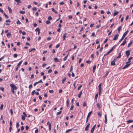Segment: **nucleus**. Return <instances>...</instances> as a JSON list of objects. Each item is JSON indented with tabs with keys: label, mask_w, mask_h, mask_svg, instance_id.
<instances>
[{
	"label": "nucleus",
	"mask_w": 133,
	"mask_h": 133,
	"mask_svg": "<svg viewBox=\"0 0 133 133\" xmlns=\"http://www.w3.org/2000/svg\"><path fill=\"white\" fill-rule=\"evenodd\" d=\"M130 62H131V61H128V62H127L126 63V65H125V66H124L123 68L122 69H124L126 68H127L130 65V64H131V63H130Z\"/></svg>",
	"instance_id": "f03ea898"
},
{
	"label": "nucleus",
	"mask_w": 133,
	"mask_h": 133,
	"mask_svg": "<svg viewBox=\"0 0 133 133\" xmlns=\"http://www.w3.org/2000/svg\"><path fill=\"white\" fill-rule=\"evenodd\" d=\"M48 19L49 20H51L52 19V18L51 16H50L48 17Z\"/></svg>",
	"instance_id": "4c0bfd02"
},
{
	"label": "nucleus",
	"mask_w": 133,
	"mask_h": 133,
	"mask_svg": "<svg viewBox=\"0 0 133 133\" xmlns=\"http://www.w3.org/2000/svg\"><path fill=\"white\" fill-rule=\"evenodd\" d=\"M115 65V61L114 60L111 61V65Z\"/></svg>",
	"instance_id": "dca6fc26"
},
{
	"label": "nucleus",
	"mask_w": 133,
	"mask_h": 133,
	"mask_svg": "<svg viewBox=\"0 0 133 133\" xmlns=\"http://www.w3.org/2000/svg\"><path fill=\"white\" fill-rule=\"evenodd\" d=\"M119 36L118 34H117L116 35H115L114 37L113 38L114 40H116L118 38V36Z\"/></svg>",
	"instance_id": "423d86ee"
},
{
	"label": "nucleus",
	"mask_w": 133,
	"mask_h": 133,
	"mask_svg": "<svg viewBox=\"0 0 133 133\" xmlns=\"http://www.w3.org/2000/svg\"><path fill=\"white\" fill-rule=\"evenodd\" d=\"M90 125V124L89 123L88 124L87 126H86L85 130V131H87L88 130V128Z\"/></svg>",
	"instance_id": "9d476101"
},
{
	"label": "nucleus",
	"mask_w": 133,
	"mask_h": 133,
	"mask_svg": "<svg viewBox=\"0 0 133 133\" xmlns=\"http://www.w3.org/2000/svg\"><path fill=\"white\" fill-rule=\"evenodd\" d=\"M8 8L9 10V13L10 14H12V11L11 9V8H10L9 6H8Z\"/></svg>",
	"instance_id": "f8f14e48"
},
{
	"label": "nucleus",
	"mask_w": 133,
	"mask_h": 133,
	"mask_svg": "<svg viewBox=\"0 0 133 133\" xmlns=\"http://www.w3.org/2000/svg\"><path fill=\"white\" fill-rule=\"evenodd\" d=\"M126 41L125 39H124V41L123 42V43L121 44V46L124 45L126 43Z\"/></svg>",
	"instance_id": "9b49d317"
},
{
	"label": "nucleus",
	"mask_w": 133,
	"mask_h": 133,
	"mask_svg": "<svg viewBox=\"0 0 133 133\" xmlns=\"http://www.w3.org/2000/svg\"><path fill=\"white\" fill-rule=\"evenodd\" d=\"M82 90H81L80 92L79 93L78 95V97H79V98H80L81 97V95L82 94Z\"/></svg>",
	"instance_id": "a211bd4d"
},
{
	"label": "nucleus",
	"mask_w": 133,
	"mask_h": 133,
	"mask_svg": "<svg viewBox=\"0 0 133 133\" xmlns=\"http://www.w3.org/2000/svg\"><path fill=\"white\" fill-rule=\"evenodd\" d=\"M72 16L71 15H70L69 16V19H71L72 18Z\"/></svg>",
	"instance_id": "0e129e2a"
},
{
	"label": "nucleus",
	"mask_w": 133,
	"mask_h": 133,
	"mask_svg": "<svg viewBox=\"0 0 133 133\" xmlns=\"http://www.w3.org/2000/svg\"><path fill=\"white\" fill-rule=\"evenodd\" d=\"M19 126V123L18 122H17L16 123V127L17 128Z\"/></svg>",
	"instance_id": "49530a36"
},
{
	"label": "nucleus",
	"mask_w": 133,
	"mask_h": 133,
	"mask_svg": "<svg viewBox=\"0 0 133 133\" xmlns=\"http://www.w3.org/2000/svg\"><path fill=\"white\" fill-rule=\"evenodd\" d=\"M7 37L9 38L11 36V34L10 33H9L7 34Z\"/></svg>",
	"instance_id": "5701e85b"
},
{
	"label": "nucleus",
	"mask_w": 133,
	"mask_h": 133,
	"mask_svg": "<svg viewBox=\"0 0 133 133\" xmlns=\"http://www.w3.org/2000/svg\"><path fill=\"white\" fill-rule=\"evenodd\" d=\"M36 50V49L35 48H33L31 49H30L29 50V52H30L32 51L33 50Z\"/></svg>",
	"instance_id": "393cba45"
},
{
	"label": "nucleus",
	"mask_w": 133,
	"mask_h": 133,
	"mask_svg": "<svg viewBox=\"0 0 133 133\" xmlns=\"http://www.w3.org/2000/svg\"><path fill=\"white\" fill-rule=\"evenodd\" d=\"M74 107V106L73 105V104H72L71 107V108H70V110H73Z\"/></svg>",
	"instance_id": "473e14b6"
},
{
	"label": "nucleus",
	"mask_w": 133,
	"mask_h": 133,
	"mask_svg": "<svg viewBox=\"0 0 133 133\" xmlns=\"http://www.w3.org/2000/svg\"><path fill=\"white\" fill-rule=\"evenodd\" d=\"M25 128H26V130H28L29 129V127L28 126H26V127H25Z\"/></svg>",
	"instance_id": "338daca9"
},
{
	"label": "nucleus",
	"mask_w": 133,
	"mask_h": 133,
	"mask_svg": "<svg viewBox=\"0 0 133 133\" xmlns=\"http://www.w3.org/2000/svg\"><path fill=\"white\" fill-rule=\"evenodd\" d=\"M67 33H65L63 36V37H64L65 38L67 37Z\"/></svg>",
	"instance_id": "3c124183"
},
{
	"label": "nucleus",
	"mask_w": 133,
	"mask_h": 133,
	"mask_svg": "<svg viewBox=\"0 0 133 133\" xmlns=\"http://www.w3.org/2000/svg\"><path fill=\"white\" fill-rule=\"evenodd\" d=\"M121 51L118 54V56L117 57V58H119L121 57Z\"/></svg>",
	"instance_id": "412c9836"
},
{
	"label": "nucleus",
	"mask_w": 133,
	"mask_h": 133,
	"mask_svg": "<svg viewBox=\"0 0 133 133\" xmlns=\"http://www.w3.org/2000/svg\"><path fill=\"white\" fill-rule=\"evenodd\" d=\"M47 124L48 125H49V131H50L51 130V124L49 122H48L47 123Z\"/></svg>",
	"instance_id": "0eeeda50"
},
{
	"label": "nucleus",
	"mask_w": 133,
	"mask_h": 133,
	"mask_svg": "<svg viewBox=\"0 0 133 133\" xmlns=\"http://www.w3.org/2000/svg\"><path fill=\"white\" fill-rule=\"evenodd\" d=\"M133 122V120H129L127 121V122L128 123H131Z\"/></svg>",
	"instance_id": "a878e982"
},
{
	"label": "nucleus",
	"mask_w": 133,
	"mask_h": 133,
	"mask_svg": "<svg viewBox=\"0 0 133 133\" xmlns=\"http://www.w3.org/2000/svg\"><path fill=\"white\" fill-rule=\"evenodd\" d=\"M22 62V61L21 60V61L17 65V67L16 68V71L18 69V68L19 66L21 65V64Z\"/></svg>",
	"instance_id": "39448f33"
},
{
	"label": "nucleus",
	"mask_w": 133,
	"mask_h": 133,
	"mask_svg": "<svg viewBox=\"0 0 133 133\" xmlns=\"http://www.w3.org/2000/svg\"><path fill=\"white\" fill-rule=\"evenodd\" d=\"M9 124H10V127H11L12 124V122L11 121H10Z\"/></svg>",
	"instance_id": "5fc2aeb1"
},
{
	"label": "nucleus",
	"mask_w": 133,
	"mask_h": 133,
	"mask_svg": "<svg viewBox=\"0 0 133 133\" xmlns=\"http://www.w3.org/2000/svg\"><path fill=\"white\" fill-rule=\"evenodd\" d=\"M16 23H17V24H19V25H20L21 24V22H20L19 20H18L17 21V22Z\"/></svg>",
	"instance_id": "2f4dec72"
},
{
	"label": "nucleus",
	"mask_w": 133,
	"mask_h": 133,
	"mask_svg": "<svg viewBox=\"0 0 133 133\" xmlns=\"http://www.w3.org/2000/svg\"><path fill=\"white\" fill-rule=\"evenodd\" d=\"M4 15V16H5V17L6 18H9V17L8 16L6 15V14H5V13H4L3 14Z\"/></svg>",
	"instance_id": "72a5a7b5"
},
{
	"label": "nucleus",
	"mask_w": 133,
	"mask_h": 133,
	"mask_svg": "<svg viewBox=\"0 0 133 133\" xmlns=\"http://www.w3.org/2000/svg\"><path fill=\"white\" fill-rule=\"evenodd\" d=\"M15 1L18 3H21V2L20 0H15Z\"/></svg>",
	"instance_id": "f704fd0d"
},
{
	"label": "nucleus",
	"mask_w": 133,
	"mask_h": 133,
	"mask_svg": "<svg viewBox=\"0 0 133 133\" xmlns=\"http://www.w3.org/2000/svg\"><path fill=\"white\" fill-rule=\"evenodd\" d=\"M22 119L23 120H24L25 119V116H23V115H22Z\"/></svg>",
	"instance_id": "a19ab883"
},
{
	"label": "nucleus",
	"mask_w": 133,
	"mask_h": 133,
	"mask_svg": "<svg viewBox=\"0 0 133 133\" xmlns=\"http://www.w3.org/2000/svg\"><path fill=\"white\" fill-rule=\"evenodd\" d=\"M96 126V124L95 125H94L93 126L92 128L91 129V131H92L93 132H94Z\"/></svg>",
	"instance_id": "2eb2a0df"
},
{
	"label": "nucleus",
	"mask_w": 133,
	"mask_h": 133,
	"mask_svg": "<svg viewBox=\"0 0 133 133\" xmlns=\"http://www.w3.org/2000/svg\"><path fill=\"white\" fill-rule=\"evenodd\" d=\"M105 124H107V115L106 114L105 115Z\"/></svg>",
	"instance_id": "4468645a"
},
{
	"label": "nucleus",
	"mask_w": 133,
	"mask_h": 133,
	"mask_svg": "<svg viewBox=\"0 0 133 133\" xmlns=\"http://www.w3.org/2000/svg\"><path fill=\"white\" fill-rule=\"evenodd\" d=\"M83 105L84 107H85L87 106V104L85 102H84L83 103Z\"/></svg>",
	"instance_id": "cd10ccee"
},
{
	"label": "nucleus",
	"mask_w": 133,
	"mask_h": 133,
	"mask_svg": "<svg viewBox=\"0 0 133 133\" xmlns=\"http://www.w3.org/2000/svg\"><path fill=\"white\" fill-rule=\"evenodd\" d=\"M72 129H68V130H67V131H66V133H68V132H69L72 131Z\"/></svg>",
	"instance_id": "a18cd8bd"
},
{
	"label": "nucleus",
	"mask_w": 133,
	"mask_h": 133,
	"mask_svg": "<svg viewBox=\"0 0 133 133\" xmlns=\"http://www.w3.org/2000/svg\"><path fill=\"white\" fill-rule=\"evenodd\" d=\"M32 87V84H30L29 85V89H30Z\"/></svg>",
	"instance_id": "774afa93"
},
{
	"label": "nucleus",
	"mask_w": 133,
	"mask_h": 133,
	"mask_svg": "<svg viewBox=\"0 0 133 133\" xmlns=\"http://www.w3.org/2000/svg\"><path fill=\"white\" fill-rule=\"evenodd\" d=\"M133 58L132 57H130L129 58H128V60L129 61H130V60L132 59Z\"/></svg>",
	"instance_id": "bf43d9fd"
},
{
	"label": "nucleus",
	"mask_w": 133,
	"mask_h": 133,
	"mask_svg": "<svg viewBox=\"0 0 133 133\" xmlns=\"http://www.w3.org/2000/svg\"><path fill=\"white\" fill-rule=\"evenodd\" d=\"M101 90H99L98 94L99 95H100V94L101 92Z\"/></svg>",
	"instance_id": "e2e57ef3"
},
{
	"label": "nucleus",
	"mask_w": 133,
	"mask_h": 133,
	"mask_svg": "<svg viewBox=\"0 0 133 133\" xmlns=\"http://www.w3.org/2000/svg\"><path fill=\"white\" fill-rule=\"evenodd\" d=\"M51 9H52V11L54 12L55 14H57V13H58L55 10L54 8H52Z\"/></svg>",
	"instance_id": "6ab92c4d"
},
{
	"label": "nucleus",
	"mask_w": 133,
	"mask_h": 133,
	"mask_svg": "<svg viewBox=\"0 0 133 133\" xmlns=\"http://www.w3.org/2000/svg\"><path fill=\"white\" fill-rule=\"evenodd\" d=\"M36 93V92L35 91V90H34L33 91H32L31 92V95H34Z\"/></svg>",
	"instance_id": "37998d69"
},
{
	"label": "nucleus",
	"mask_w": 133,
	"mask_h": 133,
	"mask_svg": "<svg viewBox=\"0 0 133 133\" xmlns=\"http://www.w3.org/2000/svg\"><path fill=\"white\" fill-rule=\"evenodd\" d=\"M119 13V12L118 11H117L116 12H114V16H115L116 15L118 14Z\"/></svg>",
	"instance_id": "c85d7f7f"
},
{
	"label": "nucleus",
	"mask_w": 133,
	"mask_h": 133,
	"mask_svg": "<svg viewBox=\"0 0 133 133\" xmlns=\"http://www.w3.org/2000/svg\"><path fill=\"white\" fill-rule=\"evenodd\" d=\"M24 129V127L23 126H22L21 128V130L23 131Z\"/></svg>",
	"instance_id": "052dcab7"
},
{
	"label": "nucleus",
	"mask_w": 133,
	"mask_h": 133,
	"mask_svg": "<svg viewBox=\"0 0 133 133\" xmlns=\"http://www.w3.org/2000/svg\"><path fill=\"white\" fill-rule=\"evenodd\" d=\"M132 41H131L130 42V43H129L128 44V46H127V47L128 48H129V47L132 44Z\"/></svg>",
	"instance_id": "4be33fe9"
},
{
	"label": "nucleus",
	"mask_w": 133,
	"mask_h": 133,
	"mask_svg": "<svg viewBox=\"0 0 133 133\" xmlns=\"http://www.w3.org/2000/svg\"><path fill=\"white\" fill-rule=\"evenodd\" d=\"M17 56V54H15L14 55V58H16Z\"/></svg>",
	"instance_id": "de8ad7c7"
},
{
	"label": "nucleus",
	"mask_w": 133,
	"mask_h": 133,
	"mask_svg": "<svg viewBox=\"0 0 133 133\" xmlns=\"http://www.w3.org/2000/svg\"><path fill=\"white\" fill-rule=\"evenodd\" d=\"M97 107L98 108H99V109H100L101 107H100V105L98 103V104H97Z\"/></svg>",
	"instance_id": "8fccbe9b"
},
{
	"label": "nucleus",
	"mask_w": 133,
	"mask_h": 133,
	"mask_svg": "<svg viewBox=\"0 0 133 133\" xmlns=\"http://www.w3.org/2000/svg\"><path fill=\"white\" fill-rule=\"evenodd\" d=\"M19 13L21 14H24L25 13V11H19Z\"/></svg>",
	"instance_id": "58836bf2"
},
{
	"label": "nucleus",
	"mask_w": 133,
	"mask_h": 133,
	"mask_svg": "<svg viewBox=\"0 0 133 133\" xmlns=\"http://www.w3.org/2000/svg\"><path fill=\"white\" fill-rule=\"evenodd\" d=\"M125 54L127 57H128L130 54V50H127L125 52Z\"/></svg>",
	"instance_id": "6e6552de"
},
{
	"label": "nucleus",
	"mask_w": 133,
	"mask_h": 133,
	"mask_svg": "<svg viewBox=\"0 0 133 133\" xmlns=\"http://www.w3.org/2000/svg\"><path fill=\"white\" fill-rule=\"evenodd\" d=\"M69 54L68 53V55H66V56H65L63 60L64 61H65V60H66L67 58V57H68V56Z\"/></svg>",
	"instance_id": "c756f323"
},
{
	"label": "nucleus",
	"mask_w": 133,
	"mask_h": 133,
	"mask_svg": "<svg viewBox=\"0 0 133 133\" xmlns=\"http://www.w3.org/2000/svg\"><path fill=\"white\" fill-rule=\"evenodd\" d=\"M52 69H50L48 71V72L49 73H50L52 72Z\"/></svg>",
	"instance_id": "4d7b16f0"
},
{
	"label": "nucleus",
	"mask_w": 133,
	"mask_h": 133,
	"mask_svg": "<svg viewBox=\"0 0 133 133\" xmlns=\"http://www.w3.org/2000/svg\"><path fill=\"white\" fill-rule=\"evenodd\" d=\"M82 85H80L79 86V87L78 88V90H79L82 87Z\"/></svg>",
	"instance_id": "864d4df0"
},
{
	"label": "nucleus",
	"mask_w": 133,
	"mask_h": 133,
	"mask_svg": "<svg viewBox=\"0 0 133 133\" xmlns=\"http://www.w3.org/2000/svg\"><path fill=\"white\" fill-rule=\"evenodd\" d=\"M0 89L1 90L3 91H4V88L3 87H1L0 88Z\"/></svg>",
	"instance_id": "6e6d98bb"
},
{
	"label": "nucleus",
	"mask_w": 133,
	"mask_h": 133,
	"mask_svg": "<svg viewBox=\"0 0 133 133\" xmlns=\"http://www.w3.org/2000/svg\"><path fill=\"white\" fill-rule=\"evenodd\" d=\"M6 22H11V21L10 19L7 20L6 21Z\"/></svg>",
	"instance_id": "13d9d810"
},
{
	"label": "nucleus",
	"mask_w": 133,
	"mask_h": 133,
	"mask_svg": "<svg viewBox=\"0 0 133 133\" xmlns=\"http://www.w3.org/2000/svg\"><path fill=\"white\" fill-rule=\"evenodd\" d=\"M91 62V61L90 60H88L86 61V62L88 64H90Z\"/></svg>",
	"instance_id": "ea45409f"
},
{
	"label": "nucleus",
	"mask_w": 133,
	"mask_h": 133,
	"mask_svg": "<svg viewBox=\"0 0 133 133\" xmlns=\"http://www.w3.org/2000/svg\"><path fill=\"white\" fill-rule=\"evenodd\" d=\"M92 113V111H90L88 113V115L87 116V119H86V123H87L88 120L89 118V117L91 114Z\"/></svg>",
	"instance_id": "20e7f679"
},
{
	"label": "nucleus",
	"mask_w": 133,
	"mask_h": 133,
	"mask_svg": "<svg viewBox=\"0 0 133 133\" xmlns=\"http://www.w3.org/2000/svg\"><path fill=\"white\" fill-rule=\"evenodd\" d=\"M108 38H106L105 40V41H104V43H106V42H107V41H108Z\"/></svg>",
	"instance_id": "680f3d73"
},
{
	"label": "nucleus",
	"mask_w": 133,
	"mask_h": 133,
	"mask_svg": "<svg viewBox=\"0 0 133 133\" xmlns=\"http://www.w3.org/2000/svg\"><path fill=\"white\" fill-rule=\"evenodd\" d=\"M128 30H127L123 34L122 38L120 39L119 41V42H121L123 39L124 38L125 36L128 33Z\"/></svg>",
	"instance_id": "f257e3e1"
},
{
	"label": "nucleus",
	"mask_w": 133,
	"mask_h": 133,
	"mask_svg": "<svg viewBox=\"0 0 133 133\" xmlns=\"http://www.w3.org/2000/svg\"><path fill=\"white\" fill-rule=\"evenodd\" d=\"M46 23L47 24H50V22L49 21L47 20L46 21Z\"/></svg>",
	"instance_id": "7c9ffc66"
},
{
	"label": "nucleus",
	"mask_w": 133,
	"mask_h": 133,
	"mask_svg": "<svg viewBox=\"0 0 133 133\" xmlns=\"http://www.w3.org/2000/svg\"><path fill=\"white\" fill-rule=\"evenodd\" d=\"M66 78L65 77L63 79V80H62V83H64L65 81L66 80Z\"/></svg>",
	"instance_id": "bb28decb"
},
{
	"label": "nucleus",
	"mask_w": 133,
	"mask_h": 133,
	"mask_svg": "<svg viewBox=\"0 0 133 133\" xmlns=\"http://www.w3.org/2000/svg\"><path fill=\"white\" fill-rule=\"evenodd\" d=\"M49 92L50 93H54V91L52 90H49Z\"/></svg>",
	"instance_id": "603ef678"
},
{
	"label": "nucleus",
	"mask_w": 133,
	"mask_h": 133,
	"mask_svg": "<svg viewBox=\"0 0 133 133\" xmlns=\"http://www.w3.org/2000/svg\"><path fill=\"white\" fill-rule=\"evenodd\" d=\"M102 83H100L98 85V89L99 90H102L101 88Z\"/></svg>",
	"instance_id": "f3484780"
},
{
	"label": "nucleus",
	"mask_w": 133,
	"mask_h": 133,
	"mask_svg": "<svg viewBox=\"0 0 133 133\" xmlns=\"http://www.w3.org/2000/svg\"><path fill=\"white\" fill-rule=\"evenodd\" d=\"M67 106V107H68L69 106V104L68 101V99H67V101L66 102Z\"/></svg>",
	"instance_id": "c9c22d12"
},
{
	"label": "nucleus",
	"mask_w": 133,
	"mask_h": 133,
	"mask_svg": "<svg viewBox=\"0 0 133 133\" xmlns=\"http://www.w3.org/2000/svg\"><path fill=\"white\" fill-rule=\"evenodd\" d=\"M122 26H121L119 27L118 28V32H119L120 31L121 29V28H122Z\"/></svg>",
	"instance_id": "b1692460"
},
{
	"label": "nucleus",
	"mask_w": 133,
	"mask_h": 133,
	"mask_svg": "<svg viewBox=\"0 0 133 133\" xmlns=\"http://www.w3.org/2000/svg\"><path fill=\"white\" fill-rule=\"evenodd\" d=\"M0 12H2L3 14L4 13L3 10L1 8H0Z\"/></svg>",
	"instance_id": "79ce46f5"
},
{
	"label": "nucleus",
	"mask_w": 133,
	"mask_h": 133,
	"mask_svg": "<svg viewBox=\"0 0 133 133\" xmlns=\"http://www.w3.org/2000/svg\"><path fill=\"white\" fill-rule=\"evenodd\" d=\"M73 70V67L72 66H71L70 67V71L71 72Z\"/></svg>",
	"instance_id": "09e8293b"
},
{
	"label": "nucleus",
	"mask_w": 133,
	"mask_h": 133,
	"mask_svg": "<svg viewBox=\"0 0 133 133\" xmlns=\"http://www.w3.org/2000/svg\"><path fill=\"white\" fill-rule=\"evenodd\" d=\"M54 61L55 62H60V60H59V59L56 58H54Z\"/></svg>",
	"instance_id": "ddd939ff"
},
{
	"label": "nucleus",
	"mask_w": 133,
	"mask_h": 133,
	"mask_svg": "<svg viewBox=\"0 0 133 133\" xmlns=\"http://www.w3.org/2000/svg\"><path fill=\"white\" fill-rule=\"evenodd\" d=\"M35 31H36V32L38 31V35H39V34H40V30L39 29V28H37L35 29Z\"/></svg>",
	"instance_id": "1a4fd4ad"
},
{
	"label": "nucleus",
	"mask_w": 133,
	"mask_h": 133,
	"mask_svg": "<svg viewBox=\"0 0 133 133\" xmlns=\"http://www.w3.org/2000/svg\"><path fill=\"white\" fill-rule=\"evenodd\" d=\"M4 106V105L3 104H1V106L0 107V109L1 110H2Z\"/></svg>",
	"instance_id": "e433bc0d"
},
{
	"label": "nucleus",
	"mask_w": 133,
	"mask_h": 133,
	"mask_svg": "<svg viewBox=\"0 0 133 133\" xmlns=\"http://www.w3.org/2000/svg\"><path fill=\"white\" fill-rule=\"evenodd\" d=\"M61 111H60L58 112H57L56 114V115H60L61 113Z\"/></svg>",
	"instance_id": "c03bdc74"
},
{
	"label": "nucleus",
	"mask_w": 133,
	"mask_h": 133,
	"mask_svg": "<svg viewBox=\"0 0 133 133\" xmlns=\"http://www.w3.org/2000/svg\"><path fill=\"white\" fill-rule=\"evenodd\" d=\"M96 66L95 65L93 67V72H94L96 68Z\"/></svg>",
	"instance_id": "aec40b11"
},
{
	"label": "nucleus",
	"mask_w": 133,
	"mask_h": 133,
	"mask_svg": "<svg viewBox=\"0 0 133 133\" xmlns=\"http://www.w3.org/2000/svg\"><path fill=\"white\" fill-rule=\"evenodd\" d=\"M10 86L11 87V89L16 90L17 89V88L16 86L13 84H10Z\"/></svg>",
	"instance_id": "7ed1b4c3"
},
{
	"label": "nucleus",
	"mask_w": 133,
	"mask_h": 133,
	"mask_svg": "<svg viewBox=\"0 0 133 133\" xmlns=\"http://www.w3.org/2000/svg\"><path fill=\"white\" fill-rule=\"evenodd\" d=\"M59 45H60V44H57L56 45V48H58L59 47Z\"/></svg>",
	"instance_id": "69168bd1"
}]
</instances>
